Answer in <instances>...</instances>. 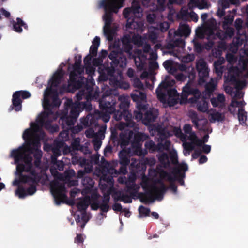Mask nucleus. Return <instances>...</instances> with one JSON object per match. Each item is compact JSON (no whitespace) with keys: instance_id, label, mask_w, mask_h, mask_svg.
<instances>
[{"instance_id":"nucleus-1","label":"nucleus","mask_w":248,"mask_h":248,"mask_svg":"<svg viewBox=\"0 0 248 248\" xmlns=\"http://www.w3.org/2000/svg\"><path fill=\"white\" fill-rule=\"evenodd\" d=\"M125 0H101L98 3L99 8H103L104 14L102 18L105 24L103 31L108 41L113 39L115 31L111 29V25L113 21V15L117 14L119 9L123 6Z\"/></svg>"},{"instance_id":"nucleus-2","label":"nucleus","mask_w":248,"mask_h":248,"mask_svg":"<svg viewBox=\"0 0 248 248\" xmlns=\"http://www.w3.org/2000/svg\"><path fill=\"white\" fill-rule=\"evenodd\" d=\"M79 113V104L73 105L69 113H68V110L66 108L60 114L59 123L62 125V128H65L67 130L70 129L72 133L77 134L83 129V126L81 124H78L73 126L77 121Z\"/></svg>"},{"instance_id":"nucleus-3","label":"nucleus","mask_w":248,"mask_h":248,"mask_svg":"<svg viewBox=\"0 0 248 248\" xmlns=\"http://www.w3.org/2000/svg\"><path fill=\"white\" fill-rule=\"evenodd\" d=\"M116 97V103L114 107L115 110L110 114L113 113V118L116 121L124 119L126 121V126L133 127L135 123L132 121V114L128 111L130 102L127 97L124 95H114Z\"/></svg>"},{"instance_id":"nucleus-4","label":"nucleus","mask_w":248,"mask_h":248,"mask_svg":"<svg viewBox=\"0 0 248 248\" xmlns=\"http://www.w3.org/2000/svg\"><path fill=\"white\" fill-rule=\"evenodd\" d=\"M100 93L95 92L92 96V99L99 102V108L106 117H108L107 121H108L110 118V114L115 110L114 106L116 103V97L108 91L104 93L100 98Z\"/></svg>"},{"instance_id":"nucleus-5","label":"nucleus","mask_w":248,"mask_h":248,"mask_svg":"<svg viewBox=\"0 0 248 248\" xmlns=\"http://www.w3.org/2000/svg\"><path fill=\"white\" fill-rule=\"evenodd\" d=\"M202 97V93L199 90L194 87L192 82L189 81L183 87L182 94L180 96V104L186 103H194Z\"/></svg>"},{"instance_id":"nucleus-6","label":"nucleus","mask_w":248,"mask_h":248,"mask_svg":"<svg viewBox=\"0 0 248 248\" xmlns=\"http://www.w3.org/2000/svg\"><path fill=\"white\" fill-rule=\"evenodd\" d=\"M39 181L38 178L32 177L27 175H21L20 182L23 183H28L30 186L26 190L22 186H18L16 191V194L19 198H24L27 195H32L37 190L36 185Z\"/></svg>"},{"instance_id":"nucleus-7","label":"nucleus","mask_w":248,"mask_h":248,"mask_svg":"<svg viewBox=\"0 0 248 248\" xmlns=\"http://www.w3.org/2000/svg\"><path fill=\"white\" fill-rule=\"evenodd\" d=\"M33 149L31 147L20 146L17 149H14L11 153V156L14 158L15 163L23 161L25 165L32 164V158L27 152L32 153Z\"/></svg>"},{"instance_id":"nucleus-8","label":"nucleus","mask_w":248,"mask_h":248,"mask_svg":"<svg viewBox=\"0 0 248 248\" xmlns=\"http://www.w3.org/2000/svg\"><path fill=\"white\" fill-rule=\"evenodd\" d=\"M196 69L199 77L198 84L202 85L205 83L206 78L209 76L210 70L207 63L203 60H201L197 63Z\"/></svg>"},{"instance_id":"nucleus-9","label":"nucleus","mask_w":248,"mask_h":248,"mask_svg":"<svg viewBox=\"0 0 248 248\" xmlns=\"http://www.w3.org/2000/svg\"><path fill=\"white\" fill-rule=\"evenodd\" d=\"M141 8L138 2L133 1L130 8H125L124 9L123 14L126 19L130 18L140 17L142 16Z\"/></svg>"},{"instance_id":"nucleus-10","label":"nucleus","mask_w":248,"mask_h":248,"mask_svg":"<svg viewBox=\"0 0 248 248\" xmlns=\"http://www.w3.org/2000/svg\"><path fill=\"white\" fill-rule=\"evenodd\" d=\"M64 189V185L58 183L51 187V191L57 205H60L62 202L63 199L66 198V195L62 192Z\"/></svg>"},{"instance_id":"nucleus-11","label":"nucleus","mask_w":248,"mask_h":248,"mask_svg":"<svg viewBox=\"0 0 248 248\" xmlns=\"http://www.w3.org/2000/svg\"><path fill=\"white\" fill-rule=\"evenodd\" d=\"M188 169L187 165L186 163L179 165L177 167H174L171 172L173 177H176V180L178 181L181 185H184L183 178L185 177V172Z\"/></svg>"},{"instance_id":"nucleus-12","label":"nucleus","mask_w":248,"mask_h":248,"mask_svg":"<svg viewBox=\"0 0 248 248\" xmlns=\"http://www.w3.org/2000/svg\"><path fill=\"white\" fill-rule=\"evenodd\" d=\"M188 139L191 140V142H186L183 144L184 148L185 150L190 152L194 150L195 145L201 146L203 144L202 140L198 138L196 133L192 132L189 134Z\"/></svg>"},{"instance_id":"nucleus-13","label":"nucleus","mask_w":248,"mask_h":248,"mask_svg":"<svg viewBox=\"0 0 248 248\" xmlns=\"http://www.w3.org/2000/svg\"><path fill=\"white\" fill-rule=\"evenodd\" d=\"M133 189L132 186H128L127 192H129L130 196H129L126 194H124L122 192L119 191L117 193V197L114 198L115 202L121 201L123 202L124 203H131L132 202V198L135 199V197H136L137 193L136 191H130L131 190Z\"/></svg>"},{"instance_id":"nucleus-14","label":"nucleus","mask_w":248,"mask_h":248,"mask_svg":"<svg viewBox=\"0 0 248 248\" xmlns=\"http://www.w3.org/2000/svg\"><path fill=\"white\" fill-rule=\"evenodd\" d=\"M62 77L63 74L62 71H57L54 74L48 82V85H50V87L47 88L48 94H51L56 91L52 87L56 88L58 86L61 82Z\"/></svg>"},{"instance_id":"nucleus-15","label":"nucleus","mask_w":248,"mask_h":248,"mask_svg":"<svg viewBox=\"0 0 248 248\" xmlns=\"http://www.w3.org/2000/svg\"><path fill=\"white\" fill-rule=\"evenodd\" d=\"M157 183L160 185V186L159 187L153 186L152 190L155 194L156 198L158 200H161L167 190V187L162 180H158Z\"/></svg>"},{"instance_id":"nucleus-16","label":"nucleus","mask_w":248,"mask_h":248,"mask_svg":"<svg viewBox=\"0 0 248 248\" xmlns=\"http://www.w3.org/2000/svg\"><path fill=\"white\" fill-rule=\"evenodd\" d=\"M133 132L130 131L128 134L121 133L119 135V140L116 146H120L123 149H125L126 146L128 145L129 143L130 139L133 137Z\"/></svg>"},{"instance_id":"nucleus-17","label":"nucleus","mask_w":248,"mask_h":248,"mask_svg":"<svg viewBox=\"0 0 248 248\" xmlns=\"http://www.w3.org/2000/svg\"><path fill=\"white\" fill-rule=\"evenodd\" d=\"M32 136L33 132L30 128L26 129L23 132L22 138L27 143L26 147H31L30 146L31 144L34 146H37L39 143L38 140H32Z\"/></svg>"},{"instance_id":"nucleus-18","label":"nucleus","mask_w":248,"mask_h":248,"mask_svg":"<svg viewBox=\"0 0 248 248\" xmlns=\"http://www.w3.org/2000/svg\"><path fill=\"white\" fill-rule=\"evenodd\" d=\"M161 177L163 178H167L168 181L170 182V188L173 191V193H176L177 191V186L175 184L174 182L176 181V177H173L171 173L163 170L160 174Z\"/></svg>"},{"instance_id":"nucleus-19","label":"nucleus","mask_w":248,"mask_h":248,"mask_svg":"<svg viewBox=\"0 0 248 248\" xmlns=\"http://www.w3.org/2000/svg\"><path fill=\"white\" fill-rule=\"evenodd\" d=\"M157 117V113L152 109L147 110L144 114L143 123L145 125H148L154 122Z\"/></svg>"},{"instance_id":"nucleus-20","label":"nucleus","mask_w":248,"mask_h":248,"mask_svg":"<svg viewBox=\"0 0 248 248\" xmlns=\"http://www.w3.org/2000/svg\"><path fill=\"white\" fill-rule=\"evenodd\" d=\"M130 149H123L119 153L120 165H128L130 163Z\"/></svg>"},{"instance_id":"nucleus-21","label":"nucleus","mask_w":248,"mask_h":248,"mask_svg":"<svg viewBox=\"0 0 248 248\" xmlns=\"http://www.w3.org/2000/svg\"><path fill=\"white\" fill-rule=\"evenodd\" d=\"M135 18H127L126 27L127 29H132L139 31L141 30L143 26L141 21H136Z\"/></svg>"},{"instance_id":"nucleus-22","label":"nucleus","mask_w":248,"mask_h":248,"mask_svg":"<svg viewBox=\"0 0 248 248\" xmlns=\"http://www.w3.org/2000/svg\"><path fill=\"white\" fill-rule=\"evenodd\" d=\"M12 102V104L9 108V111L14 109L16 111H19L22 110V101L17 95V93L16 94L14 93L13 94Z\"/></svg>"},{"instance_id":"nucleus-23","label":"nucleus","mask_w":248,"mask_h":248,"mask_svg":"<svg viewBox=\"0 0 248 248\" xmlns=\"http://www.w3.org/2000/svg\"><path fill=\"white\" fill-rule=\"evenodd\" d=\"M169 86V84L168 82L165 81H162L156 88L155 93H156L157 98L161 101H163L165 100L166 94L163 92V90H166L167 88Z\"/></svg>"},{"instance_id":"nucleus-24","label":"nucleus","mask_w":248,"mask_h":248,"mask_svg":"<svg viewBox=\"0 0 248 248\" xmlns=\"http://www.w3.org/2000/svg\"><path fill=\"white\" fill-rule=\"evenodd\" d=\"M153 193L154 192L152 190L145 193L140 192L138 193V197L141 202L147 204L150 202H154V199L153 197Z\"/></svg>"},{"instance_id":"nucleus-25","label":"nucleus","mask_w":248,"mask_h":248,"mask_svg":"<svg viewBox=\"0 0 248 248\" xmlns=\"http://www.w3.org/2000/svg\"><path fill=\"white\" fill-rule=\"evenodd\" d=\"M91 199L88 196H85L80 200L77 204L78 211L80 212L86 211L88 206L90 205Z\"/></svg>"},{"instance_id":"nucleus-26","label":"nucleus","mask_w":248,"mask_h":248,"mask_svg":"<svg viewBox=\"0 0 248 248\" xmlns=\"http://www.w3.org/2000/svg\"><path fill=\"white\" fill-rule=\"evenodd\" d=\"M131 97L133 101L136 103L139 102H146V93L140 91L135 90L134 93H131Z\"/></svg>"},{"instance_id":"nucleus-27","label":"nucleus","mask_w":248,"mask_h":248,"mask_svg":"<svg viewBox=\"0 0 248 248\" xmlns=\"http://www.w3.org/2000/svg\"><path fill=\"white\" fill-rule=\"evenodd\" d=\"M195 103L197 104V108L199 111L206 112L208 110V102L206 100V98L203 96L201 100H197Z\"/></svg>"},{"instance_id":"nucleus-28","label":"nucleus","mask_w":248,"mask_h":248,"mask_svg":"<svg viewBox=\"0 0 248 248\" xmlns=\"http://www.w3.org/2000/svg\"><path fill=\"white\" fill-rule=\"evenodd\" d=\"M16 22L13 21V30L16 32L21 33L22 31V27L25 29H28V26L20 18H16Z\"/></svg>"},{"instance_id":"nucleus-29","label":"nucleus","mask_w":248,"mask_h":248,"mask_svg":"<svg viewBox=\"0 0 248 248\" xmlns=\"http://www.w3.org/2000/svg\"><path fill=\"white\" fill-rule=\"evenodd\" d=\"M110 197L109 194H104L102 202L100 204V209L102 212L107 213L109 210V202Z\"/></svg>"},{"instance_id":"nucleus-30","label":"nucleus","mask_w":248,"mask_h":248,"mask_svg":"<svg viewBox=\"0 0 248 248\" xmlns=\"http://www.w3.org/2000/svg\"><path fill=\"white\" fill-rule=\"evenodd\" d=\"M110 64L116 67L124 68L127 65V59L125 56L121 53L117 60H115V61L111 62Z\"/></svg>"},{"instance_id":"nucleus-31","label":"nucleus","mask_w":248,"mask_h":248,"mask_svg":"<svg viewBox=\"0 0 248 248\" xmlns=\"http://www.w3.org/2000/svg\"><path fill=\"white\" fill-rule=\"evenodd\" d=\"M100 39L98 36H95L92 41V45L90 47V54L93 56H96L97 53L98 48L100 45Z\"/></svg>"},{"instance_id":"nucleus-32","label":"nucleus","mask_w":248,"mask_h":248,"mask_svg":"<svg viewBox=\"0 0 248 248\" xmlns=\"http://www.w3.org/2000/svg\"><path fill=\"white\" fill-rule=\"evenodd\" d=\"M190 118L191 119V121L192 123L194 124L195 127L197 129L202 130V127H200V124H199V122L200 121L203 120V122L202 124V127H204L207 124V120L206 119L202 120L199 118L198 115L196 112H194L192 113Z\"/></svg>"},{"instance_id":"nucleus-33","label":"nucleus","mask_w":248,"mask_h":248,"mask_svg":"<svg viewBox=\"0 0 248 248\" xmlns=\"http://www.w3.org/2000/svg\"><path fill=\"white\" fill-rule=\"evenodd\" d=\"M239 69L237 67H232L229 70L230 73L229 75V80L232 84H234L237 82V75H238Z\"/></svg>"},{"instance_id":"nucleus-34","label":"nucleus","mask_w":248,"mask_h":248,"mask_svg":"<svg viewBox=\"0 0 248 248\" xmlns=\"http://www.w3.org/2000/svg\"><path fill=\"white\" fill-rule=\"evenodd\" d=\"M185 45V41L181 38L176 39L167 44L168 49H174L176 47H183Z\"/></svg>"},{"instance_id":"nucleus-35","label":"nucleus","mask_w":248,"mask_h":248,"mask_svg":"<svg viewBox=\"0 0 248 248\" xmlns=\"http://www.w3.org/2000/svg\"><path fill=\"white\" fill-rule=\"evenodd\" d=\"M133 136H134L133 143L136 144H139L140 142L145 140L148 138L146 134L140 132L133 133Z\"/></svg>"},{"instance_id":"nucleus-36","label":"nucleus","mask_w":248,"mask_h":248,"mask_svg":"<svg viewBox=\"0 0 248 248\" xmlns=\"http://www.w3.org/2000/svg\"><path fill=\"white\" fill-rule=\"evenodd\" d=\"M205 91L203 92L205 96L210 97L216 88V85L212 82H209L205 85Z\"/></svg>"},{"instance_id":"nucleus-37","label":"nucleus","mask_w":248,"mask_h":248,"mask_svg":"<svg viewBox=\"0 0 248 248\" xmlns=\"http://www.w3.org/2000/svg\"><path fill=\"white\" fill-rule=\"evenodd\" d=\"M158 160L160 163L164 168H167L170 166L169 157L166 153H162L158 157Z\"/></svg>"},{"instance_id":"nucleus-38","label":"nucleus","mask_w":248,"mask_h":248,"mask_svg":"<svg viewBox=\"0 0 248 248\" xmlns=\"http://www.w3.org/2000/svg\"><path fill=\"white\" fill-rule=\"evenodd\" d=\"M75 104H79L80 112L81 111L80 108L85 109L86 111H88L91 110L92 109V105L91 103L88 101H87L85 102H81V103H73L71 102L69 105V107L71 108L72 106Z\"/></svg>"},{"instance_id":"nucleus-39","label":"nucleus","mask_w":248,"mask_h":248,"mask_svg":"<svg viewBox=\"0 0 248 248\" xmlns=\"http://www.w3.org/2000/svg\"><path fill=\"white\" fill-rule=\"evenodd\" d=\"M48 118H45L39 117L38 119V123L41 126H44L45 129L48 130L50 128H52V121L46 120Z\"/></svg>"},{"instance_id":"nucleus-40","label":"nucleus","mask_w":248,"mask_h":248,"mask_svg":"<svg viewBox=\"0 0 248 248\" xmlns=\"http://www.w3.org/2000/svg\"><path fill=\"white\" fill-rule=\"evenodd\" d=\"M122 42L124 49L126 52H128L132 49L133 46L130 43V38L129 36H124L122 40Z\"/></svg>"},{"instance_id":"nucleus-41","label":"nucleus","mask_w":248,"mask_h":248,"mask_svg":"<svg viewBox=\"0 0 248 248\" xmlns=\"http://www.w3.org/2000/svg\"><path fill=\"white\" fill-rule=\"evenodd\" d=\"M247 113L242 107L238 109V117L240 124H245L247 119Z\"/></svg>"},{"instance_id":"nucleus-42","label":"nucleus","mask_w":248,"mask_h":248,"mask_svg":"<svg viewBox=\"0 0 248 248\" xmlns=\"http://www.w3.org/2000/svg\"><path fill=\"white\" fill-rule=\"evenodd\" d=\"M158 140L163 142L169 136V132L164 128H159L158 130Z\"/></svg>"},{"instance_id":"nucleus-43","label":"nucleus","mask_w":248,"mask_h":248,"mask_svg":"<svg viewBox=\"0 0 248 248\" xmlns=\"http://www.w3.org/2000/svg\"><path fill=\"white\" fill-rule=\"evenodd\" d=\"M160 141L158 143V152H162L163 150L169 151L170 148L171 142L169 140H165L164 142Z\"/></svg>"},{"instance_id":"nucleus-44","label":"nucleus","mask_w":248,"mask_h":248,"mask_svg":"<svg viewBox=\"0 0 248 248\" xmlns=\"http://www.w3.org/2000/svg\"><path fill=\"white\" fill-rule=\"evenodd\" d=\"M211 119L210 120L211 123H214L216 121L220 122L224 119V116L219 112H216L210 114Z\"/></svg>"},{"instance_id":"nucleus-45","label":"nucleus","mask_w":248,"mask_h":248,"mask_svg":"<svg viewBox=\"0 0 248 248\" xmlns=\"http://www.w3.org/2000/svg\"><path fill=\"white\" fill-rule=\"evenodd\" d=\"M181 35L187 36L190 33V29L189 27L187 24L182 25L178 30Z\"/></svg>"},{"instance_id":"nucleus-46","label":"nucleus","mask_w":248,"mask_h":248,"mask_svg":"<svg viewBox=\"0 0 248 248\" xmlns=\"http://www.w3.org/2000/svg\"><path fill=\"white\" fill-rule=\"evenodd\" d=\"M16 94L17 93V95L20 98H22V99H26L30 98L31 96V94L28 91L25 90H20L17 91L15 92Z\"/></svg>"},{"instance_id":"nucleus-47","label":"nucleus","mask_w":248,"mask_h":248,"mask_svg":"<svg viewBox=\"0 0 248 248\" xmlns=\"http://www.w3.org/2000/svg\"><path fill=\"white\" fill-rule=\"evenodd\" d=\"M145 146L147 149L152 152L157 151H158V144L155 145L153 140H149L146 141L145 143Z\"/></svg>"},{"instance_id":"nucleus-48","label":"nucleus","mask_w":248,"mask_h":248,"mask_svg":"<svg viewBox=\"0 0 248 248\" xmlns=\"http://www.w3.org/2000/svg\"><path fill=\"white\" fill-rule=\"evenodd\" d=\"M98 196H96V197H93L91 199V201H93V202L91 204V208L93 210H97L99 208H100V203L98 201Z\"/></svg>"},{"instance_id":"nucleus-49","label":"nucleus","mask_w":248,"mask_h":248,"mask_svg":"<svg viewBox=\"0 0 248 248\" xmlns=\"http://www.w3.org/2000/svg\"><path fill=\"white\" fill-rule=\"evenodd\" d=\"M82 184L87 187H92L94 185V182L91 177H85L82 180Z\"/></svg>"},{"instance_id":"nucleus-50","label":"nucleus","mask_w":248,"mask_h":248,"mask_svg":"<svg viewBox=\"0 0 248 248\" xmlns=\"http://www.w3.org/2000/svg\"><path fill=\"white\" fill-rule=\"evenodd\" d=\"M45 111L43 112L39 117H42L45 118H48L50 115L53 114V112L50 108L49 105L48 104V106L45 107Z\"/></svg>"},{"instance_id":"nucleus-51","label":"nucleus","mask_w":248,"mask_h":248,"mask_svg":"<svg viewBox=\"0 0 248 248\" xmlns=\"http://www.w3.org/2000/svg\"><path fill=\"white\" fill-rule=\"evenodd\" d=\"M139 211L141 216L147 217L149 216L150 210L149 208L145 207L143 205H140L139 208Z\"/></svg>"},{"instance_id":"nucleus-52","label":"nucleus","mask_w":248,"mask_h":248,"mask_svg":"<svg viewBox=\"0 0 248 248\" xmlns=\"http://www.w3.org/2000/svg\"><path fill=\"white\" fill-rule=\"evenodd\" d=\"M133 86L140 90H143L144 85L139 78H136L133 80Z\"/></svg>"},{"instance_id":"nucleus-53","label":"nucleus","mask_w":248,"mask_h":248,"mask_svg":"<svg viewBox=\"0 0 248 248\" xmlns=\"http://www.w3.org/2000/svg\"><path fill=\"white\" fill-rule=\"evenodd\" d=\"M121 52L118 51L112 50L108 55V58L112 60L111 62L117 60L118 57L121 55Z\"/></svg>"},{"instance_id":"nucleus-54","label":"nucleus","mask_w":248,"mask_h":248,"mask_svg":"<svg viewBox=\"0 0 248 248\" xmlns=\"http://www.w3.org/2000/svg\"><path fill=\"white\" fill-rule=\"evenodd\" d=\"M81 64V56L79 55L78 57L76 56L75 57V63L73 65V67L75 70H77L78 69H80Z\"/></svg>"},{"instance_id":"nucleus-55","label":"nucleus","mask_w":248,"mask_h":248,"mask_svg":"<svg viewBox=\"0 0 248 248\" xmlns=\"http://www.w3.org/2000/svg\"><path fill=\"white\" fill-rule=\"evenodd\" d=\"M170 159L173 164L175 165L178 163L177 154L175 151L170 153Z\"/></svg>"},{"instance_id":"nucleus-56","label":"nucleus","mask_w":248,"mask_h":248,"mask_svg":"<svg viewBox=\"0 0 248 248\" xmlns=\"http://www.w3.org/2000/svg\"><path fill=\"white\" fill-rule=\"evenodd\" d=\"M194 51L200 53L202 51L203 47L200 42L193 40Z\"/></svg>"},{"instance_id":"nucleus-57","label":"nucleus","mask_w":248,"mask_h":248,"mask_svg":"<svg viewBox=\"0 0 248 248\" xmlns=\"http://www.w3.org/2000/svg\"><path fill=\"white\" fill-rule=\"evenodd\" d=\"M115 66L111 65L110 67H106L104 72H105L109 77H113L115 71Z\"/></svg>"},{"instance_id":"nucleus-58","label":"nucleus","mask_w":248,"mask_h":248,"mask_svg":"<svg viewBox=\"0 0 248 248\" xmlns=\"http://www.w3.org/2000/svg\"><path fill=\"white\" fill-rule=\"evenodd\" d=\"M16 164H17L16 170L20 177L21 175H23L22 173L25 171V165L23 163H19V162Z\"/></svg>"},{"instance_id":"nucleus-59","label":"nucleus","mask_w":248,"mask_h":248,"mask_svg":"<svg viewBox=\"0 0 248 248\" xmlns=\"http://www.w3.org/2000/svg\"><path fill=\"white\" fill-rule=\"evenodd\" d=\"M143 111L135 110L134 112V117L137 121L142 120L143 119L144 115Z\"/></svg>"},{"instance_id":"nucleus-60","label":"nucleus","mask_w":248,"mask_h":248,"mask_svg":"<svg viewBox=\"0 0 248 248\" xmlns=\"http://www.w3.org/2000/svg\"><path fill=\"white\" fill-rule=\"evenodd\" d=\"M245 104L244 101H238L235 99H232L231 103V107H236L238 106L240 107V108L242 107L243 108V106Z\"/></svg>"},{"instance_id":"nucleus-61","label":"nucleus","mask_w":248,"mask_h":248,"mask_svg":"<svg viewBox=\"0 0 248 248\" xmlns=\"http://www.w3.org/2000/svg\"><path fill=\"white\" fill-rule=\"evenodd\" d=\"M133 42L138 46H141L143 44V40L140 35H138L133 38Z\"/></svg>"},{"instance_id":"nucleus-62","label":"nucleus","mask_w":248,"mask_h":248,"mask_svg":"<svg viewBox=\"0 0 248 248\" xmlns=\"http://www.w3.org/2000/svg\"><path fill=\"white\" fill-rule=\"evenodd\" d=\"M137 108L139 111L145 112L147 110L146 105L142 103V102H137Z\"/></svg>"},{"instance_id":"nucleus-63","label":"nucleus","mask_w":248,"mask_h":248,"mask_svg":"<svg viewBox=\"0 0 248 248\" xmlns=\"http://www.w3.org/2000/svg\"><path fill=\"white\" fill-rule=\"evenodd\" d=\"M235 33L234 29L232 27H228L225 30V34L230 38L232 37Z\"/></svg>"},{"instance_id":"nucleus-64","label":"nucleus","mask_w":248,"mask_h":248,"mask_svg":"<svg viewBox=\"0 0 248 248\" xmlns=\"http://www.w3.org/2000/svg\"><path fill=\"white\" fill-rule=\"evenodd\" d=\"M30 125L32 130H33L34 132L39 131L42 128V126H41V125L38 123V120L37 121L36 123H31Z\"/></svg>"}]
</instances>
